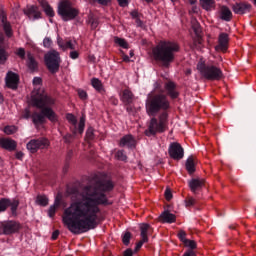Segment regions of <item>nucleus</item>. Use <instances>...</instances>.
I'll return each instance as SVG.
<instances>
[{"instance_id":"1","label":"nucleus","mask_w":256,"mask_h":256,"mask_svg":"<svg viewBox=\"0 0 256 256\" xmlns=\"http://www.w3.org/2000/svg\"><path fill=\"white\" fill-rule=\"evenodd\" d=\"M113 187L111 180H100L81 186L76 191V200L63 212L62 221L65 227L74 235L95 229L101 213L99 205H109L105 193L113 191Z\"/></svg>"},{"instance_id":"2","label":"nucleus","mask_w":256,"mask_h":256,"mask_svg":"<svg viewBox=\"0 0 256 256\" xmlns=\"http://www.w3.org/2000/svg\"><path fill=\"white\" fill-rule=\"evenodd\" d=\"M32 105L37 107V109H41V112H34L32 114V121L36 128L45 123V118L50 120L51 123H57L59 120L55 111L51 109V105H55V99L46 93L32 96Z\"/></svg>"},{"instance_id":"3","label":"nucleus","mask_w":256,"mask_h":256,"mask_svg":"<svg viewBox=\"0 0 256 256\" xmlns=\"http://www.w3.org/2000/svg\"><path fill=\"white\" fill-rule=\"evenodd\" d=\"M171 108V103L165 94H148L146 99V113L150 117H155L157 113L163 111L159 116V123L167 127V110Z\"/></svg>"},{"instance_id":"4","label":"nucleus","mask_w":256,"mask_h":256,"mask_svg":"<svg viewBox=\"0 0 256 256\" xmlns=\"http://www.w3.org/2000/svg\"><path fill=\"white\" fill-rule=\"evenodd\" d=\"M179 44L173 41H160L153 48L152 53L155 61L162 63L164 67H169L175 61V54L179 53Z\"/></svg>"},{"instance_id":"5","label":"nucleus","mask_w":256,"mask_h":256,"mask_svg":"<svg viewBox=\"0 0 256 256\" xmlns=\"http://www.w3.org/2000/svg\"><path fill=\"white\" fill-rule=\"evenodd\" d=\"M197 69L200 75L204 77V79H208V81H221V79H223V70L213 64L199 62Z\"/></svg>"},{"instance_id":"6","label":"nucleus","mask_w":256,"mask_h":256,"mask_svg":"<svg viewBox=\"0 0 256 256\" xmlns=\"http://www.w3.org/2000/svg\"><path fill=\"white\" fill-rule=\"evenodd\" d=\"M44 61L50 73H57L61 67V54L57 50H50L44 55Z\"/></svg>"},{"instance_id":"7","label":"nucleus","mask_w":256,"mask_h":256,"mask_svg":"<svg viewBox=\"0 0 256 256\" xmlns=\"http://www.w3.org/2000/svg\"><path fill=\"white\" fill-rule=\"evenodd\" d=\"M58 14L61 15L63 21H72L79 15V10L71 6V2L63 1L58 6Z\"/></svg>"},{"instance_id":"8","label":"nucleus","mask_w":256,"mask_h":256,"mask_svg":"<svg viewBox=\"0 0 256 256\" xmlns=\"http://www.w3.org/2000/svg\"><path fill=\"white\" fill-rule=\"evenodd\" d=\"M51 145L49 139L45 137H41L38 139H32L26 144V149L29 150L30 153H37L39 149H47Z\"/></svg>"},{"instance_id":"9","label":"nucleus","mask_w":256,"mask_h":256,"mask_svg":"<svg viewBox=\"0 0 256 256\" xmlns=\"http://www.w3.org/2000/svg\"><path fill=\"white\" fill-rule=\"evenodd\" d=\"M21 229V224L17 221L8 220L0 223V235H13Z\"/></svg>"},{"instance_id":"10","label":"nucleus","mask_w":256,"mask_h":256,"mask_svg":"<svg viewBox=\"0 0 256 256\" xmlns=\"http://www.w3.org/2000/svg\"><path fill=\"white\" fill-rule=\"evenodd\" d=\"M165 129H167V127L163 125V122L161 123L157 121V118H152L150 120L148 129L145 130V135H147V137H151V135H157V133H163Z\"/></svg>"},{"instance_id":"11","label":"nucleus","mask_w":256,"mask_h":256,"mask_svg":"<svg viewBox=\"0 0 256 256\" xmlns=\"http://www.w3.org/2000/svg\"><path fill=\"white\" fill-rule=\"evenodd\" d=\"M168 153L171 159H174L175 161H181V159L185 157V151L183 150V147L177 142L170 144Z\"/></svg>"},{"instance_id":"12","label":"nucleus","mask_w":256,"mask_h":256,"mask_svg":"<svg viewBox=\"0 0 256 256\" xmlns=\"http://www.w3.org/2000/svg\"><path fill=\"white\" fill-rule=\"evenodd\" d=\"M0 27H3L6 37H13L11 23L7 21V14H5L3 8H0Z\"/></svg>"},{"instance_id":"13","label":"nucleus","mask_w":256,"mask_h":256,"mask_svg":"<svg viewBox=\"0 0 256 256\" xmlns=\"http://www.w3.org/2000/svg\"><path fill=\"white\" fill-rule=\"evenodd\" d=\"M6 86L9 87V89H17L19 85V75L16 73L9 71L6 75Z\"/></svg>"},{"instance_id":"14","label":"nucleus","mask_w":256,"mask_h":256,"mask_svg":"<svg viewBox=\"0 0 256 256\" xmlns=\"http://www.w3.org/2000/svg\"><path fill=\"white\" fill-rule=\"evenodd\" d=\"M188 185L192 193H197V191H201L203 187H205V180L201 178H193L189 180Z\"/></svg>"},{"instance_id":"15","label":"nucleus","mask_w":256,"mask_h":256,"mask_svg":"<svg viewBox=\"0 0 256 256\" xmlns=\"http://www.w3.org/2000/svg\"><path fill=\"white\" fill-rule=\"evenodd\" d=\"M229 47V34L221 33L218 38V45L215 47L216 51H226Z\"/></svg>"},{"instance_id":"16","label":"nucleus","mask_w":256,"mask_h":256,"mask_svg":"<svg viewBox=\"0 0 256 256\" xmlns=\"http://www.w3.org/2000/svg\"><path fill=\"white\" fill-rule=\"evenodd\" d=\"M0 147L7 151H15V149H17V142H15V140L2 138L0 139Z\"/></svg>"},{"instance_id":"17","label":"nucleus","mask_w":256,"mask_h":256,"mask_svg":"<svg viewBox=\"0 0 256 256\" xmlns=\"http://www.w3.org/2000/svg\"><path fill=\"white\" fill-rule=\"evenodd\" d=\"M233 11L237 15H243L251 11V4L237 3L233 6Z\"/></svg>"},{"instance_id":"18","label":"nucleus","mask_w":256,"mask_h":256,"mask_svg":"<svg viewBox=\"0 0 256 256\" xmlns=\"http://www.w3.org/2000/svg\"><path fill=\"white\" fill-rule=\"evenodd\" d=\"M137 145V142L135 141V138L132 135H126L121 138L120 140V147H135Z\"/></svg>"},{"instance_id":"19","label":"nucleus","mask_w":256,"mask_h":256,"mask_svg":"<svg viewBox=\"0 0 256 256\" xmlns=\"http://www.w3.org/2000/svg\"><path fill=\"white\" fill-rule=\"evenodd\" d=\"M27 67L30 71H37L39 63L35 60V56L31 52H27Z\"/></svg>"},{"instance_id":"20","label":"nucleus","mask_w":256,"mask_h":256,"mask_svg":"<svg viewBox=\"0 0 256 256\" xmlns=\"http://www.w3.org/2000/svg\"><path fill=\"white\" fill-rule=\"evenodd\" d=\"M165 89L169 97H171V99H177V97H179V92H177L176 90L175 83L173 82L166 83Z\"/></svg>"},{"instance_id":"21","label":"nucleus","mask_w":256,"mask_h":256,"mask_svg":"<svg viewBox=\"0 0 256 256\" xmlns=\"http://www.w3.org/2000/svg\"><path fill=\"white\" fill-rule=\"evenodd\" d=\"M140 231L141 239L144 241H149L148 235L151 233V231H153L151 225L145 223L140 224Z\"/></svg>"},{"instance_id":"22","label":"nucleus","mask_w":256,"mask_h":256,"mask_svg":"<svg viewBox=\"0 0 256 256\" xmlns=\"http://www.w3.org/2000/svg\"><path fill=\"white\" fill-rule=\"evenodd\" d=\"M60 205H61V197L57 196L55 198L54 204L51 205L48 209V217H55V213L57 209H59Z\"/></svg>"},{"instance_id":"23","label":"nucleus","mask_w":256,"mask_h":256,"mask_svg":"<svg viewBox=\"0 0 256 256\" xmlns=\"http://www.w3.org/2000/svg\"><path fill=\"white\" fill-rule=\"evenodd\" d=\"M121 101L126 105H131V103H133V92L128 89L124 90L122 92Z\"/></svg>"},{"instance_id":"24","label":"nucleus","mask_w":256,"mask_h":256,"mask_svg":"<svg viewBox=\"0 0 256 256\" xmlns=\"http://www.w3.org/2000/svg\"><path fill=\"white\" fill-rule=\"evenodd\" d=\"M40 5L48 17H55V11H53V8L51 5H49V2L42 0Z\"/></svg>"},{"instance_id":"25","label":"nucleus","mask_w":256,"mask_h":256,"mask_svg":"<svg viewBox=\"0 0 256 256\" xmlns=\"http://www.w3.org/2000/svg\"><path fill=\"white\" fill-rule=\"evenodd\" d=\"M160 219L163 223H175V214H171L169 211H164L160 215Z\"/></svg>"},{"instance_id":"26","label":"nucleus","mask_w":256,"mask_h":256,"mask_svg":"<svg viewBox=\"0 0 256 256\" xmlns=\"http://www.w3.org/2000/svg\"><path fill=\"white\" fill-rule=\"evenodd\" d=\"M200 5L205 11H213L215 9V0H200Z\"/></svg>"},{"instance_id":"27","label":"nucleus","mask_w":256,"mask_h":256,"mask_svg":"<svg viewBox=\"0 0 256 256\" xmlns=\"http://www.w3.org/2000/svg\"><path fill=\"white\" fill-rule=\"evenodd\" d=\"M220 17L223 21H231V17H233V13L227 6H222Z\"/></svg>"},{"instance_id":"28","label":"nucleus","mask_w":256,"mask_h":256,"mask_svg":"<svg viewBox=\"0 0 256 256\" xmlns=\"http://www.w3.org/2000/svg\"><path fill=\"white\" fill-rule=\"evenodd\" d=\"M186 170L190 175H192V173H195V159L193 158V156L188 157V159L186 160Z\"/></svg>"},{"instance_id":"29","label":"nucleus","mask_w":256,"mask_h":256,"mask_svg":"<svg viewBox=\"0 0 256 256\" xmlns=\"http://www.w3.org/2000/svg\"><path fill=\"white\" fill-rule=\"evenodd\" d=\"M37 205H41V207H47L49 205V198L45 195H38L36 198Z\"/></svg>"},{"instance_id":"30","label":"nucleus","mask_w":256,"mask_h":256,"mask_svg":"<svg viewBox=\"0 0 256 256\" xmlns=\"http://www.w3.org/2000/svg\"><path fill=\"white\" fill-rule=\"evenodd\" d=\"M92 87L96 89V91H103V83L98 78H93L91 80Z\"/></svg>"},{"instance_id":"31","label":"nucleus","mask_w":256,"mask_h":256,"mask_svg":"<svg viewBox=\"0 0 256 256\" xmlns=\"http://www.w3.org/2000/svg\"><path fill=\"white\" fill-rule=\"evenodd\" d=\"M11 205V200L3 198L0 200V213L7 210V207Z\"/></svg>"},{"instance_id":"32","label":"nucleus","mask_w":256,"mask_h":256,"mask_svg":"<svg viewBox=\"0 0 256 256\" xmlns=\"http://www.w3.org/2000/svg\"><path fill=\"white\" fill-rule=\"evenodd\" d=\"M114 43H116V45H119L120 47H123V49H128L129 48V44L127 43V41H125V39L115 37L114 38Z\"/></svg>"},{"instance_id":"33","label":"nucleus","mask_w":256,"mask_h":256,"mask_svg":"<svg viewBox=\"0 0 256 256\" xmlns=\"http://www.w3.org/2000/svg\"><path fill=\"white\" fill-rule=\"evenodd\" d=\"M75 45H77V42L68 40L64 44V48L62 51H67V49H71L72 51L75 50Z\"/></svg>"},{"instance_id":"34","label":"nucleus","mask_w":256,"mask_h":256,"mask_svg":"<svg viewBox=\"0 0 256 256\" xmlns=\"http://www.w3.org/2000/svg\"><path fill=\"white\" fill-rule=\"evenodd\" d=\"M37 6H30L28 7L26 10H24L25 15L29 16V18L31 19V17H33L35 15V12L37 11Z\"/></svg>"},{"instance_id":"35","label":"nucleus","mask_w":256,"mask_h":256,"mask_svg":"<svg viewBox=\"0 0 256 256\" xmlns=\"http://www.w3.org/2000/svg\"><path fill=\"white\" fill-rule=\"evenodd\" d=\"M4 133L6 135H13L14 133H17V126H6L4 128Z\"/></svg>"},{"instance_id":"36","label":"nucleus","mask_w":256,"mask_h":256,"mask_svg":"<svg viewBox=\"0 0 256 256\" xmlns=\"http://www.w3.org/2000/svg\"><path fill=\"white\" fill-rule=\"evenodd\" d=\"M116 159L119 161H127V155H125L123 150H119L116 152Z\"/></svg>"},{"instance_id":"37","label":"nucleus","mask_w":256,"mask_h":256,"mask_svg":"<svg viewBox=\"0 0 256 256\" xmlns=\"http://www.w3.org/2000/svg\"><path fill=\"white\" fill-rule=\"evenodd\" d=\"M184 245L190 249H197V243L194 240L187 239L185 240Z\"/></svg>"},{"instance_id":"38","label":"nucleus","mask_w":256,"mask_h":256,"mask_svg":"<svg viewBox=\"0 0 256 256\" xmlns=\"http://www.w3.org/2000/svg\"><path fill=\"white\" fill-rule=\"evenodd\" d=\"M9 207H11V211L13 215H15L17 213V207H19V201L17 200H14L13 202L10 201Z\"/></svg>"},{"instance_id":"39","label":"nucleus","mask_w":256,"mask_h":256,"mask_svg":"<svg viewBox=\"0 0 256 256\" xmlns=\"http://www.w3.org/2000/svg\"><path fill=\"white\" fill-rule=\"evenodd\" d=\"M78 131L80 135L85 131V117H81L79 121Z\"/></svg>"},{"instance_id":"40","label":"nucleus","mask_w":256,"mask_h":256,"mask_svg":"<svg viewBox=\"0 0 256 256\" xmlns=\"http://www.w3.org/2000/svg\"><path fill=\"white\" fill-rule=\"evenodd\" d=\"M196 202H197V200H195V198L188 197V198L185 199V206L186 207H193V205H195Z\"/></svg>"},{"instance_id":"41","label":"nucleus","mask_w":256,"mask_h":256,"mask_svg":"<svg viewBox=\"0 0 256 256\" xmlns=\"http://www.w3.org/2000/svg\"><path fill=\"white\" fill-rule=\"evenodd\" d=\"M86 137L89 141H92V139H95L94 130L92 127L88 128L86 131Z\"/></svg>"},{"instance_id":"42","label":"nucleus","mask_w":256,"mask_h":256,"mask_svg":"<svg viewBox=\"0 0 256 256\" xmlns=\"http://www.w3.org/2000/svg\"><path fill=\"white\" fill-rule=\"evenodd\" d=\"M51 45H53V40H51V38L49 37H45L43 40V47H45L46 49L51 48Z\"/></svg>"},{"instance_id":"43","label":"nucleus","mask_w":256,"mask_h":256,"mask_svg":"<svg viewBox=\"0 0 256 256\" xmlns=\"http://www.w3.org/2000/svg\"><path fill=\"white\" fill-rule=\"evenodd\" d=\"M67 121L71 123L72 125H77V118L73 114H67L66 115Z\"/></svg>"},{"instance_id":"44","label":"nucleus","mask_w":256,"mask_h":256,"mask_svg":"<svg viewBox=\"0 0 256 256\" xmlns=\"http://www.w3.org/2000/svg\"><path fill=\"white\" fill-rule=\"evenodd\" d=\"M122 241H123L124 245H129V241H131V233L126 232L122 238Z\"/></svg>"},{"instance_id":"45","label":"nucleus","mask_w":256,"mask_h":256,"mask_svg":"<svg viewBox=\"0 0 256 256\" xmlns=\"http://www.w3.org/2000/svg\"><path fill=\"white\" fill-rule=\"evenodd\" d=\"M164 195H165L166 201H171L173 199V193H171V190L169 188L165 190Z\"/></svg>"},{"instance_id":"46","label":"nucleus","mask_w":256,"mask_h":256,"mask_svg":"<svg viewBox=\"0 0 256 256\" xmlns=\"http://www.w3.org/2000/svg\"><path fill=\"white\" fill-rule=\"evenodd\" d=\"M16 55H18V57H20V59H25V49L19 48L16 52Z\"/></svg>"},{"instance_id":"47","label":"nucleus","mask_w":256,"mask_h":256,"mask_svg":"<svg viewBox=\"0 0 256 256\" xmlns=\"http://www.w3.org/2000/svg\"><path fill=\"white\" fill-rule=\"evenodd\" d=\"M187 234L185 233V231H180L178 233V237L180 239V241H182V243H184L185 241H187V238H186Z\"/></svg>"},{"instance_id":"48","label":"nucleus","mask_w":256,"mask_h":256,"mask_svg":"<svg viewBox=\"0 0 256 256\" xmlns=\"http://www.w3.org/2000/svg\"><path fill=\"white\" fill-rule=\"evenodd\" d=\"M89 23L93 29H97V26L99 25V22L97 21V19H94V18H91L89 20Z\"/></svg>"},{"instance_id":"49","label":"nucleus","mask_w":256,"mask_h":256,"mask_svg":"<svg viewBox=\"0 0 256 256\" xmlns=\"http://www.w3.org/2000/svg\"><path fill=\"white\" fill-rule=\"evenodd\" d=\"M147 241L148 240H143V238H141V240L136 245L135 252H137L139 249H141V247H143V244L147 243Z\"/></svg>"},{"instance_id":"50","label":"nucleus","mask_w":256,"mask_h":256,"mask_svg":"<svg viewBox=\"0 0 256 256\" xmlns=\"http://www.w3.org/2000/svg\"><path fill=\"white\" fill-rule=\"evenodd\" d=\"M78 95L80 99H87V92L85 90H78Z\"/></svg>"},{"instance_id":"51","label":"nucleus","mask_w":256,"mask_h":256,"mask_svg":"<svg viewBox=\"0 0 256 256\" xmlns=\"http://www.w3.org/2000/svg\"><path fill=\"white\" fill-rule=\"evenodd\" d=\"M120 7H127L129 5V0H117Z\"/></svg>"},{"instance_id":"52","label":"nucleus","mask_w":256,"mask_h":256,"mask_svg":"<svg viewBox=\"0 0 256 256\" xmlns=\"http://www.w3.org/2000/svg\"><path fill=\"white\" fill-rule=\"evenodd\" d=\"M70 58H71V59H79V52H77V51H71V52H70Z\"/></svg>"},{"instance_id":"53","label":"nucleus","mask_w":256,"mask_h":256,"mask_svg":"<svg viewBox=\"0 0 256 256\" xmlns=\"http://www.w3.org/2000/svg\"><path fill=\"white\" fill-rule=\"evenodd\" d=\"M7 57L5 56V50L3 48H0V61H5Z\"/></svg>"},{"instance_id":"54","label":"nucleus","mask_w":256,"mask_h":256,"mask_svg":"<svg viewBox=\"0 0 256 256\" xmlns=\"http://www.w3.org/2000/svg\"><path fill=\"white\" fill-rule=\"evenodd\" d=\"M183 256H197V254L193 250H188L183 254Z\"/></svg>"},{"instance_id":"55","label":"nucleus","mask_w":256,"mask_h":256,"mask_svg":"<svg viewBox=\"0 0 256 256\" xmlns=\"http://www.w3.org/2000/svg\"><path fill=\"white\" fill-rule=\"evenodd\" d=\"M42 80L39 77H34L33 79V85H41Z\"/></svg>"},{"instance_id":"56","label":"nucleus","mask_w":256,"mask_h":256,"mask_svg":"<svg viewBox=\"0 0 256 256\" xmlns=\"http://www.w3.org/2000/svg\"><path fill=\"white\" fill-rule=\"evenodd\" d=\"M32 17H34V19H41V13L39 12V9L34 12Z\"/></svg>"},{"instance_id":"57","label":"nucleus","mask_w":256,"mask_h":256,"mask_svg":"<svg viewBox=\"0 0 256 256\" xmlns=\"http://www.w3.org/2000/svg\"><path fill=\"white\" fill-rule=\"evenodd\" d=\"M57 237H59V230H55V231L52 233V239H53V241H55V239H57Z\"/></svg>"},{"instance_id":"58","label":"nucleus","mask_w":256,"mask_h":256,"mask_svg":"<svg viewBox=\"0 0 256 256\" xmlns=\"http://www.w3.org/2000/svg\"><path fill=\"white\" fill-rule=\"evenodd\" d=\"M71 134H66L65 136H64V140H65V143H70L71 142Z\"/></svg>"},{"instance_id":"59","label":"nucleus","mask_w":256,"mask_h":256,"mask_svg":"<svg viewBox=\"0 0 256 256\" xmlns=\"http://www.w3.org/2000/svg\"><path fill=\"white\" fill-rule=\"evenodd\" d=\"M124 256H133V250L127 249L126 251H124Z\"/></svg>"},{"instance_id":"60","label":"nucleus","mask_w":256,"mask_h":256,"mask_svg":"<svg viewBox=\"0 0 256 256\" xmlns=\"http://www.w3.org/2000/svg\"><path fill=\"white\" fill-rule=\"evenodd\" d=\"M110 103H112V105H118L119 100L117 98L112 97L110 98Z\"/></svg>"},{"instance_id":"61","label":"nucleus","mask_w":256,"mask_h":256,"mask_svg":"<svg viewBox=\"0 0 256 256\" xmlns=\"http://www.w3.org/2000/svg\"><path fill=\"white\" fill-rule=\"evenodd\" d=\"M57 43H58V46L60 47V49L63 50V48L65 47V42H63V40H58Z\"/></svg>"},{"instance_id":"62","label":"nucleus","mask_w":256,"mask_h":256,"mask_svg":"<svg viewBox=\"0 0 256 256\" xmlns=\"http://www.w3.org/2000/svg\"><path fill=\"white\" fill-rule=\"evenodd\" d=\"M100 5H107L110 0H96Z\"/></svg>"},{"instance_id":"63","label":"nucleus","mask_w":256,"mask_h":256,"mask_svg":"<svg viewBox=\"0 0 256 256\" xmlns=\"http://www.w3.org/2000/svg\"><path fill=\"white\" fill-rule=\"evenodd\" d=\"M23 152H17L16 153V159H23Z\"/></svg>"},{"instance_id":"64","label":"nucleus","mask_w":256,"mask_h":256,"mask_svg":"<svg viewBox=\"0 0 256 256\" xmlns=\"http://www.w3.org/2000/svg\"><path fill=\"white\" fill-rule=\"evenodd\" d=\"M201 38H197L196 40H194V45H201Z\"/></svg>"}]
</instances>
